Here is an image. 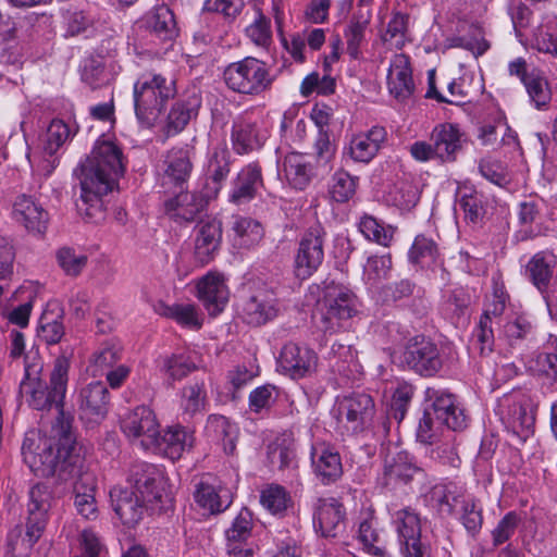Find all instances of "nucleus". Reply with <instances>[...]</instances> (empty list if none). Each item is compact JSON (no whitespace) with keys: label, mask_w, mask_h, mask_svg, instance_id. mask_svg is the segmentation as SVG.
Here are the masks:
<instances>
[{"label":"nucleus","mask_w":557,"mask_h":557,"mask_svg":"<svg viewBox=\"0 0 557 557\" xmlns=\"http://www.w3.org/2000/svg\"><path fill=\"white\" fill-rule=\"evenodd\" d=\"M125 171L121 148L112 140L99 139L77 169L81 186L77 209L91 222L104 219L103 197L116 185Z\"/></svg>","instance_id":"nucleus-1"},{"label":"nucleus","mask_w":557,"mask_h":557,"mask_svg":"<svg viewBox=\"0 0 557 557\" xmlns=\"http://www.w3.org/2000/svg\"><path fill=\"white\" fill-rule=\"evenodd\" d=\"M22 456L29 469L41 476H66L83 467L82 447L75 442L70 423L60 420L49 434L40 430L26 432Z\"/></svg>","instance_id":"nucleus-2"},{"label":"nucleus","mask_w":557,"mask_h":557,"mask_svg":"<svg viewBox=\"0 0 557 557\" xmlns=\"http://www.w3.org/2000/svg\"><path fill=\"white\" fill-rule=\"evenodd\" d=\"M133 490L113 488L110 492L115 513L125 525L134 527L148 504L161 502L165 492V479L153 465L138 463L131 470Z\"/></svg>","instance_id":"nucleus-3"},{"label":"nucleus","mask_w":557,"mask_h":557,"mask_svg":"<svg viewBox=\"0 0 557 557\" xmlns=\"http://www.w3.org/2000/svg\"><path fill=\"white\" fill-rule=\"evenodd\" d=\"M69 368V361L65 358H58L50 373V383L47 385L39 376L41 367L26 364L25 376L20 384L21 396L36 410H49L55 407L59 413L63 414Z\"/></svg>","instance_id":"nucleus-4"},{"label":"nucleus","mask_w":557,"mask_h":557,"mask_svg":"<svg viewBox=\"0 0 557 557\" xmlns=\"http://www.w3.org/2000/svg\"><path fill=\"white\" fill-rule=\"evenodd\" d=\"M176 95V84L161 74H143L134 84L133 96L138 121L148 127L161 117L166 103Z\"/></svg>","instance_id":"nucleus-5"},{"label":"nucleus","mask_w":557,"mask_h":557,"mask_svg":"<svg viewBox=\"0 0 557 557\" xmlns=\"http://www.w3.org/2000/svg\"><path fill=\"white\" fill-rule=\"evenodd\" d=\"M320 327L324 333L347 330L359 313V300L346 286L326 283L319 300Z\"/></svg>","instance_id":"nucleus-6"},{"label":"nucleus","mask_w":557,"mask_h":557,"mask_svg":"<svg viewBox=\"0 0 557 557\" xmlns=\"http://www.w3.org/2000/svg\"><path fill=\"white\" fill-rule=\"evenodd\" d=\"M226 86L238 94L257 96L271 88L273 77L267 64L256 58H245L224 70Z\"/></svg>","instance_id":"nucleus-7"},{"label":"nucleus","mask_w":557,"mask_h":557,"mask_svg":"<svg viewBox=\"0 0 557 557\" xmlns=\"http://www.w3.org/2000/svg\"><path fill=\"white\" fill-rule=\"evenodd\" d=\"M496 414L519 443H524L533 435L535 414L530 399L521 393L506 394L499 398Z\"/></svg>","instance_id":"nucleus-8"},{"label":"nucleus","mask_w":557,"mask_h":557,"mask_svg":"<svg viewBox=\"0 0 557 557\" xmlns=\"http://www.w3.org/2000/svg\"><path fill=\"white\" fill-rule=\"evenodd\" d=\"M374 416V401L364 393L345 396L338 401L337 422L343 432L357 434L371 425Z\"/></svg>","instance_id":"nucleus-9"},{"label":"nucleus","mask_w":557,"mask_h":557,"mask_svg":"<svg viewBox=\"0 0 557 557\" xmlns=\"http://www.w3.org/2000/svg\"><path fill=\"white\" fill-rule=\"evenodd\" d=\"M325 235V230L315 224L300 238L294 261V272L298 278H309L322 264Z\"/></svg>","instance_id":"nucleus-10"},{"label":"nucleus","mask_w":557,"mask_h":557,"mask_svg":"<svg viewBox=\"0 0 557 557\" xmlns=\"http://www.w3.org/2000/svg\"><path fill=\"white\" fill-rule=\"evenodd\" d=\"M122 431L133 444L145 450L158 446L160 424L154 412L146 406L136 407L124 417Z\"/></svg>","instance_id":"nucleus-11"},{"label":"nucleus","mask_w":557,"mask_h":557,"mask_svg":"<svg viewBox=\"0 0 557 557\" xmlns=\"http://www.w3.org/2000/svg\"><path fill=\"white\" fill-rule=\"evenodd\" d=\"M404 362L423 376H432L442 368V358L437 346L425 337H413L404 352Z\"/></svg>","instance_id":"nucleus-12"},{"label":"nucleus","mask_w":557,"mask_h":557,"mask_svg":"<svg viewBox=\"0 0 557 557\" xmlns=\"http://www.w3.org/2000/svg\"><path fill=\"white\" fill-rule=\"evenodd\" d=\"M239 312L243 320L253 326L265 324L278 313L277 300L269 288H258L243 299Z\"/></svg>","instance_id":"nucleus-13"},{"label":"nucleus","mask_w":557,"mask_h":557,"mask_svg":"<svg viewBox=\"0 0 557 557\" xmlns=\"http://www.w3.org/2000/svg\"><path fill=\"white\" fill-rule=\"evenodd\" d=\"M197 298L210 315L221 313L230 299L226 277L218 271H209L196 283Z\"/></svg>","instance_id":"nucleus-14"},{"label":"nucleus","mask_w":557,"mask_h":557,"mask_svg":"<svg viewBox=\"0 0 557 557\" xmlns=\"http://www.w3.org/2000/svg\"><path fill=\"white\" fill-rule=\"evenodd\" d=\"M60 480H75L74 482V506L77 512L85 519H96L98 507L95 497L96 478L87 469L85 458L83 457L82 471L78 473H67L66 476H60Z\"/></svg>","instance_id":"nucleus-15"},{"label":"nucleus","mask_w":557,"mask_h":557,"mask_svg":"<svg viewBox=\"0 0 557 557\" xmlns=\"http://www.w3.org/2000/svg\"><path fill=\"white\" fill-rule=\"evenodd\" d=\"M110 396L104 383L91 382L78 393L77 405L81 419L88 423H99L109 410Z\"/></svg>","instance_id":"nucleus-16"},{"label":"nucleus","mask_w":557,"mask_h":557,"mask_svg":"<svg viewBox=\"0 0 557 557\" xmlns=\"http://www.w3.org/2000/svg\"><path fill=\"white\" fill-rule=\"evenodd\" d=\"M394 521L406 557H430L429 548L420 541L421 525L418 515L404 508L395 513Z\"/></svg>","instance_id":"nucleus-17"},{"label":"nucleus","mask_w":557,"mask_h":557,"mask_svg":"<svg viewBox=\"0 0 557 557\" xmlns=\"http://www.w3.org/2000/svg\"><path fill=\"white\" fill-rule=\"evenodd\" d=\"M318 357L315 352L296 343H287L281 350L278 366L292 379H301L315 371Z\"/></svg>","instance_id":"nucleus-18"},{"label":"nucleus","mask_w":557,"mask_h":557,"mask_svg":"<svg viewBox=\"0 0 557 557\" xmlns=\"http://www.w3.org/2000/svg\"><path fill=\"white\" fill-rule=\"evenodd\" d=\"M222 224L218 220L201 221L195 231L194 259L199 265L211 262L221 246Z\"/></svg>","instance_id":"nucleus-19"},{"label":"nucleus","mask_w":557,"mask_h":557,"mask_svg":"<svg viewBox=\"0 0 557 557\" xmlns=\"http://www.w3.org/2000/svg\"><path fill=\"white\" fill-rule=\"evenodd\" d=\"M386 136L384 127L373 126L367 132L351 136L344 148V154L354 162L368 163L376 156L385 143Z\"/></svg>","instance_id":"nucleus-20"},{"label":"nucleus","mask_w":557,"mask_h":557,"mask_svg":"<svg viewBox=\"0 0 557 557\" xmlns=\"http://www.w3.org/2000/svg\"><path fill=\"white\" fill-rule=\"evenodd\" d=\"M430 140L434 143L437 161L451 163L463 147L465 134L456 124L442 123L432 129Z\"/></svg>","instance_id":"nucleus-21"},{"label":"nucleus","mask_w":557,"mask_h":557,"mask_svg":"<svg viewBox=\"0 0 557 557\" xmlns=\"http://www.w3.org/2000/svg\"><path fill=\"white\" fill-rule=\"evenodd\" d=\"M428 394L430 398H433L430 411L438 423L451 431H460L467 426V417L454 395L431 389L428 391Z\"/></svg>","instance_id":"nucleus-22"},{"label":"nucleus","mask_w":557,"mask_h":557,"mask_svg":"<svg viewBox=\"0 0 557 557\" xmlns=\"http://www.w3.org/2000/svg\"><path fill=\"white\" fill-rule=\"evenodd\" d=\"M387 88L392 96L401 101L413 95L416 84L407 55L399 53L392 59L387 73Z\"/></svg>","instance_id":"nucleus-23"},{"label":"nucleus","mask_w":557,"mask_h":557,"mask_svg":"<svg viewBox=\"0 0 557 557\" xmlns=\"http://www.w3.org/2000/svg\"><path fill=\"white\" fill-rule=\"evenodd\" d=\"M311 466L315 476L323 484L335 482L343 474L339 454L324 443H318L312 446Z\"/></svg>","instance_id":"nucleus-24"},{"label":"nucleus","mask_w":557,"mask_h":557,"mask_svg":"<svg viewBox=\"0 0 557 557\" xmlns=\"http://www.w3.org/2000/svg\"><path fill=\"white\" fill-rule=\"evenodd\" d=\"M13 219L33 233H44L48 224V213L33 197L20 195L13 202Z\"/></svg>","instance_id":"nucleus-25"},{"label":"nucleus","mask_w":557,"mask_h":557,"mask_svg":"<svg viewBox=\"0 0 557 557\" xmlns=\"http://www.w3.org/2000/svg\"><path fill=\"white\" fill-rule=\"evenodd\" d=\"M269 132L260 123L240 120L233 124L232 144L238 154H246L260 149L265 143Z\"/></svg>","instance_id":"nucleus-26"},{"label":"nucleus","mask_w":557,"mask_h":557,"mask_svg":"<svg viewBox=\"0 0 557 557\" xmlns=\"http://www.w3.org/2000/svg\"><path fill=\"white\" fill-rule=\"evenodd\" d=\"M194 442L193 431L182 425H173L168 428L163 435H158V446L150 450L163 454L172 460H177L185 451L193 448Z\"/></svg>","instance_id":"nucleus-27"},{"label":"nucleus","mask_w":557,"mask_h":557,"mask_svg":"<svg viewBox=\"0 0 557 557\" xmlns=\"http://www.w3.org/2000/svg\"><path fill=\"white\" fill-rule=\"evenodd\" d=\"M261 168L258 163H249L237 174L230 194V201L237 206L249 202L262 187Z\"/></svg>","instance_id":"nucleus-28"},{"label":"nucleus","mask_w":557,"mask_h":557,"mask_svg":"<svg viewBox=\"0 0 557 557\" xmlns=\"http://www.w3.org/2000/svg\"><path fill=\"white\" fill-rule=\"evenodd\" d=\"M421 469L417 467L406 451L388 455L384 461L383 480L387 486L409 483Z\"/></svg>","instance_id":"nucleus-29"},{"label":"nucleus","mask_w":557,"mask_h":557,"mask_svg":"<svg viewBox=\"0 0 557 557\" xmlns=\"http://www.w3.org/2000/svg\"><path fill=\"white\" fill-rule=\"evenodd\" d=\"M194 497L196 503L210 513L222 512L232 504L230 490L209 479L197 484Z\"/></svg>","instance_id":"nucleus-30"},{"label":"nucleus","mask_w":557,"mask_h":557,"mask_svg":"<svg viewBox=\"0 0 557 557\" xmlns=\"http://www.w3.org/2000/svg\"><path fill=\"white\" fill-rule=\"evenodd\" d=\"M207 203L202 195L181 191L165 202V211L176 222H190Z\"/></svg>","instance_id":"nucleus-31"},{"label":"nucleus","mask_w":557,"mask_h":557,"mask_svg":"<svg viewBox=\"0 0 557 557\" xmlns=\"http://www.w3.org/2000/svg\"><path fill=\"white\" fill-rule=\"evenodd\" d=\"M345 511L335 499H320L315 507L313 524L323 536H335L342 527Z\"/></svg>","instance_id":"nucleus-32"},{"label":"nucleus","mask_w":557,"mask_h":557,"mask_svg":"<svg viewBox=\"0 0 557 557\" xmlns=\"http://www.w3.org/2000/svg\"><path fill=\"white\" fill-rule=\"evenodd\" d=\"M200 357L195 351H182L165 356L161 360L160 371L170 381H181L200 367Z\"/></svg>","instance_id":"nucleus-33"},{"label":"nucleus","mask_w":557,"mask_h":557,"mask_svg":"<svg viewBox=\"0 0 557 557\" xmlns=\"http://www.w3.org/2000/svg\"><path fill=\"white\" fill-rule=\"evenodd\" d=\"M53 496L45 484L34 485L28 493L27 521L28 523L45 530L48 513L51 509Z\"/></svg>","instance_id":"nucleus-34"},{"label":"nucleus","mask_w":557,"mask_h":557,"mask_svg":"<svg viewBox=\"0 0 557 557\" xmlns=\"http://www.w3.org/2000/svg\"><path fill=\"white\" fill-rule=\"evenodd\" d=\"M122 345L116 338H109L101 343L90 356L87 371L94 377L102 376L119 363L122 358Z\"/></svg>","instance_id":"nucleus-35"},{"label":"nucleus","mask_w":557,"mask_h":557,"mask_svg":"<svg viewBox=\"0 0 557 557\" xmlns=\"http://www.w3.org/2000/svg\"><path fill=\"white\" fill-rule=\"evenodd\" d=\"M283 174L292 187L304 190L312 178L313 169L304 154L292 152L284 158Z\"/></svg>","instance_id":"nucleus-36"},{"label":"nucleus","mask_w":557,"mask_h":557,"mask_svg":"<svg viewBox=\"0 0 557 557\" xmlns=\"http://www.w3.org/2000/svg\"><path fill=\"white\" fill-rule=\"evenodd\" d=\"M556 267V257L549 251L535 253L525 267V274L532 284L544 293L553 277Z\"/></svg>","instance_id":"nucleus-37"},{"label":"nucleus","mask_w":557,"mask_h":557,"mask_svg":"<svg viewBox=\"0 0 557 557\" xmlns=\"http://www.w3.org/2000/svg\"><path fill=\"white\" fill-rule=\"evenodd\" d=\"M165 177L175 184H183L190 176L193 170L191 150L185 148H172L165 157Z\"/></svg>","instance_id":"nucleus-38"},{"label":"nucleus","mask_w":557,"mask_h":557,"mask_svg":"<svg viewBox=\"0 0 557 557\" xmlns=\"http://www.w3.org/2000/svg\"><path fill=\"white\" fill-rule=\"evenodd\" d=\"M206 432L210 437L222 443L226 454L234 453L237 428L227 418L219 414L209 416Z\"/></svg>","instance_id":"nucleus-39"},{"label":"nucleus","mask_w":557,"mask_h":557,"mask_svg":"<svg viewBox=\"0 0 557 557\" xmlns=\"http://www.w3.org/2000/svg\"><path fill=\"white\" fill-rule=\"evenodd\" d=\"M268 458L272 465H276L281 470L294 468L296 455L292 436L286 434L277 436L268 446Z\"/></svg>","instance_id":"nucleus-40"},{"label":"nucleus","mask_w":557,"mask_h":557,"mask_svg":"<svg viewBox=\"0 0 557 557\" xmlns=\"http://www.w3.org/2000/svg\"><path fill=\"white\" fill-rule=\"evenodd\" d=\"M530 102L537 110H547L552 101V91L547 79L539 72H530L523 84Z\"/></svg>","instance_id":"nucleus-41"},{"label":"nucleus","mask_w":557,"mask_h":557,"mask_svg":"<svg viewBox=\"0 0 557 557\" xmlns=\"http://www.w3.org/2000/svg\"><path fill=\"white\" fill-rule=\"evenodd\" d=\"M465 498L463 488L453 482L436 484L431 491V499L446 513H451Z\"/></svg>","instance_id":"nucleus-42"},{"label":"nucleus","mask_w":557,"mask_h":557,"mask_svg":"<svg viewBox=\"0 0 557 557\" xmlns=\"http://www.w3.org/2000/svg\"><path fill=\"white\" fill-rule=\"evenodd\" d=\"M358 541L363 549L374 556H383L384 547L381 545L380 533L376 529V520L371 512H366L358 528Z\"/></svg>","instance_id":"nucleus-43"},{"label":"nucleus","mask_w":557,"mask_h":557,"mask_svg":"<svg viewBox=\"0 0 557 557\" xmlns=\"http://www.w3.org/2000/svg\"><path fill=\"white\" fill-rule=\"evenodd\" d=\"M207 392L203 382H194L185 385L181 391L180 407L184 414L189 417L205 409Z\"/></svg>","instance_id":"nucleus-44"},{"label":"nucleus","mask_w":557,"mask_h":557,"mask_svg":"<svg viewBox=\"0 0 557 557\" xmlns=\"http://www.w3.org/2000/svg\"><path fill=\"white\" fill-rule=\"evenodd\" d=\"M362 235L371 242L388 247L394 238L395 230L391 225L380 223L374 216L364 214L358 224Z\"/></svg>","instance_id":"nucleus-45"},{"label":"nucleus","mask_w":557,"mask_h":557,"mask_svg":"<svg viewBox=\"0 0 557 557\" xmlns=\"http://www.w3.org/2000/svg\"><path fill=\"white\" fill-rule=\"evenodd\" d=\"M198 107L199 100L197 97L176 101L168 115V132L177 133L182 131L196 114Z\"/></svg>","instance_id":"nucleus-46"},{"label":"nucleus","mask_w":557,"mask_h":557,"mask_svg":"<svg viewBox=\"0 0 557 557\" xmlns=\"http://www.w3.org/2000/svg\"><path fill=\"white\" fill-rule=\"evenodd\" d=\"M44 529L26 522L25 534L22 535L21 530H14L9 535V547L14 557L27 555L35 543L41 537Z\"/></svg>","instance_id":"nucleus-47"},{"label":"nucleus","mask_w":557,"mask_h":557,"mask_svg":"<svg viewBox=\"0 0 557 557\" xmlns=\"http://www.w3.org/2000/svg\"><path fill=\"white\" fill-rule=\"evenodd\" d=\"M235 238L240 246L250 247L258 244L263 237L261 224L246 216H237L233 224Z\"/></svg>","instance_id":"nucleus-48"},{"label":"nucleus","mask_w":557,"mask_h":557,"mask_svg":"<svg viewBox=\"0 0 557 557\" xmlns=\"http://www.w3.org/2000/svg\"><path fill=\"white\" fill-rule=\"evenodd\" d=\"M252 517L248 509H242L225 531L226 547L248 543L251 537Z\"/></svg>","instance_id":"nucleus-49"},{"label":"nucleus","mask_w":557,"mask_h":557,"mask_svg":"<svg viewBox=\"0 0 557 557\" xmlns=\"http://www.w3.org/2000/svg\"><path fill=\"white\" fill-rule=\"evenodd\" d=\"M146 28L154 33L178 32L173 12L164 4L157 5L145 20Z\"/></svg>","instance_id":"nucleus-50"},{"label":"nucleus","mask_w":557,"mask_h":557,"mask_svg":"<svg viewBox=\"0 0 557 557\" xmlns=\"http://www.w3.org/2000/svg\"><path fill=\"white\" fill-rule=\"evenodd\" d=\"M72 137L70 126L62 120H53L47 128L44 140L45 154L54 156V153L66 144Z\"/></svg>","instance_id":"nucleus-51"},{"label":"nucleus","mask_w":557,"mask_h":557,"mask_svg":"<svg viewBox=\"0 0 557 557\" xmlns=\"http://www.w3.org/2000/svg\"><path fill=\"white\" fill-rule=\"evenodd\" d=\"M438 256L437 246L424 235H418L409 250V259L422 267H430L436 262Z\"/></svg>","instance_id":"nucleus-52"},{"label":"nucleus","mask_w":557,"mask_h":557,"mask_svg":"<svg viewBox=\"0 0 557 557\" xmlns=\"http://www.w3.org/2000/svg\"><path fill=\"white\" fill-rule=\"evenodd\" d=\"M55 257L59 267L69 276L79 275L88 262L87 255L71 247L60 248Z\"/></svg>","instance_id":"nucleus-53"},{"label":"nucleus","mask_w":557,"mask_h":557,"mask_svg":"<svg viewBox=\"0 0 557 557\" xmlns=\"http://www.w3.org/2000/svg\"><path fill=\"white\" fill-rule=\"evenodd\" d=\"M392 269L389 255L369 257L363 267V280L369 285H376L386 280Z\"/></svg>","instance_id":"nucleus-54"},{"label":"nucleus","mask_w":557,"mask_h":557,"mask_svg":"<svg viewBox=\"0 0 557 557\" xmlns=\"http://www.w3.org/2000/svg\"><path fill=\"white\" fill-rule=\"evenodd\" d=\"M356 191V178L344 170L336 171L330 183V195L337 202L349 200Z\"/></svg>","instance_id":"nucleus-55"},{"label":"nucleus","mask_w":557,"mask_h":557,"mask_svg":"<svg viewBox=\"0 0 557 557\" xmlns=\"http://www.w3.org/2000/svg\"><path fill=\"white\" fill-rule=\"evenodd\" d=\"M230 173L228 152L225 148L215 147L210 156L208 162V174L213 181L215 193L219 191L221 183L226 178Z\"/></svg>","instance_id":"nucleus-56"},{"label":"nucleus","mask_w":557,"mask_h":557,"mask_svg":"<svg viewBox=\"0 0 557 557\" xmlns=\"http://www.w3.org/2000/svg\"><path fill=\"white\" fill-rule=\"evenodd\" d=\"M388 199L394 206L403 210H409L418 202L419 193L413 184L399 182L388 191Z\"/></svg>","instance_id":"nucleus-57"},{"label":"nucleus","mask_w":557,"mask_h":557,"mask_svg":"<svg viewBox=\"0 0 557 557\" xmlns=\"http://www.w3.org/2000/svg\"><path fill=\"white\" fill-rule=\"evenodd\" d=\"M261 504L272 513H280L287 509L290 497L281 485H270L261 492Z\"/></svg>","instance_id":"nucleus-58"},{"label":"nucleus","mask_w":557,"mask_h":557,"mask_svg":"<svg viewBox=\"0 0 557 557\" xmlns=\"http://www.w3.org/2000/svg\"><path fill=\"white\" fill-rule=\"evenodd\" d=\"M479 171L484 178L497 186H506L510 182L509 172L502 161L486 157L479 163Z\"/></svg>","instance_id":"nucleus-59"},{"label":"nucleus","mask_w":557,"mask_h":557,"mask_svg":"<svg viewBox=\"0 0 557 557\" xmlns=\"http://www.w3.org/2000/svg\"><path fill=\"white\" fill-rule=\"evenodd\" d=\"M165 315L190 329L198 330L202 325V319L194 305H173L166 308Z\"/></svg>","instance_id":"nucleus-60"},{"label":"nucleus","mask_w":557,"mask_h":557,"mask_svg":"<svg viewBox=\"0 0 557 557\" xmlns=\"http://www.w3.org/2000/svg\"><path fill=\"white\" fill-rule=\"evenodd\" d=\"M460 200L459 205L465 212V215L471 222L478 221L483 214V200L482 195L472 187L459 188Z\"/></svg>","instance_id":"nucleus-61"},{"label":"nucleus","mask_w":557,"mask_h":557,"mask_svg":"<svg viewBox=\"0 0 557 557\" xmlns=\"http://www.w3.org/2000/svg\"><path fill=\"white\" fill-rule=\"evenodd\" d=\"M444 425L438 423L434 414L426 410L419 421L417 429V438L419 442L433 445L436 443L440 436L445 438L446 435L442 434V428Z\"/></svg>","instance_id":"nucleus-62"},{"label":"nucleus","mask_w":557,"mask_h":557,"mask_svg":"<svg viewBox=\"0 0 557 557\" xmlns=\"http://www.w3.org/2000/svg\"><path fill=\"white\" fill-rule=\"evenodd\" d=\"M503 131L500 144L510 145L517 143V135L511 131L509 126L504 123L497 125H484L480 129L479 138L485 146H496L498 144L497 135Z\"/></svg>","instance_id":"nucleus-63"},{"label":"nucleus","mask_w":557,"mask_h":557,"mask_svg":"<svg viewBox=\"0 0 557 557\" xmlns=\"http://www.w3.org/2000/svg\"><path fill=\"white\" fill-rule=\"evenodd\" d=\"M430 457L442 465L457 468L460 465V458L453 443L450 433L445 436V442L436 445L430 451Z\"/></svg>","instance_id":"nucleus-64"}]
</instances>
